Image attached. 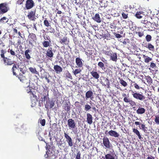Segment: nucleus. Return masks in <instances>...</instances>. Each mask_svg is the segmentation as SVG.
Here are the masks:
<instances>
[{
	"mask_svg": "<svg viewBox=\"0 0 159 159\" xmlns=\"http://www.w3.org/2000/svg\"><path fill=\"white\" fill-rule=\"evenodd\" d=\"M7 52L5 50H1L0 56L2 58V61L5 66H11L14 63V61L10 58L5 57V54Z\"/></svg>",
	"mask_w": 159,
	"mask_h": 159,
	"instance_id": "1",
	"label": "nucleus"
},
{
	"mask_svg": "<svg viewBox=\"0 0 159 159\" xmlns=\"http://www.w3.org/2000/svg\"><path fill=\"white\" fill-rule=\"evenodd\" d=\"M129 91L133 98L136 100L143 101L145 99V97L142 93H140L132 89H130Z\"/></svg>",
	"mask_w": 159,
	"mask_h": 159,
	"instance_id": "2",
	"label": "nucleus"
},
{
	"mask_svg": "<svg viewBox=\"0 0 159 159\" xmlns=\"http://www.w3.org/2000/svg\"><path fill=\"white\" fill-rule=\"evenodd\" d=\"M67 125L69 129H71L74 133L77 132L76 123L75 120L72 119H69L67 121Z\"/></svg>",
	"mask_w": 159,
	"mask_h": 159,
	"instance_id": "3",
	"label": "nucleus"
},
{
	"mask_svg": "<svg viewBox=\"0 0 159 159\" xmlns=\"http://www.w3.org/2000/svg\"><path fill=\"white\" fill-rule=\"evenodd\" d=\"M9 9V8L8 7V4L7 3H2L0 4V15L6 13Z\"/></svg>",
	"mask_w": 159,
	"mask_h": 159,
	"instance_id": "4",
	"label": "nucleus"
},
{
	"mask_svg": "<svg viewBox=\"0 0 159 159\" xmlns=\"http://www.w3.org/2000/svg\"><path fill=\"white\" fill-rule=\"evenodd\" d=\"M35 6V3L33 0H27L25 4V7L27 10L32 8Z\"/></svg>",
	"mask_w": 159,
	"mask_h": 159,
	"instance_id": "5",
	"label": "nucleus"
},
{
	"mask_svg": "<svg viewBox=\"0 0 159 159\" xmlns=\"http://www.w3.org/2000/svg\"><path fill=\"white\" fill-rule=\"evenodd\" d=\"M103 143L105 148L109 149L111 146L109 139L107 137H104L102 139Z\"/></svg>",
	"mask_w": 159,
	"mask_h": 159,
	"instance_id": "6",
	"label": "nucleus"
},
{
	"mask_svg": "<svg viewBox=\"0 0 159 159\" xmlns=\"http://www.w3.org/2000/svg\"><path fill=\"white\" fill-rule=\"evenodd\" d=\"M36 10H31L28 12L27 17L30 20L34 21L36 19L35 17Z\"/></svg>",
	"mask_w": 159,
	"mask_h": 159,
	"instance_id": "7",
	"label": "nucleus"
},
{
	"mask_svg": "<svg viewBox=\"0 0 159 159\" xmlns=\"http://www.w3.org/2000/svg\"><path fill=\"white\" fill-rule=\"evenodd\" d=\"M37 39L35 34L33 33L30 34L28 36V40L29 43L30 44H32V43L35 42Z\"/></svg>",
	"mask_w": 159,
	"mask_h": 159,
	"instance_id": "8",
	"label": "nucleus"
},
{
	"mask_svg": "<svg viewBox=\"0 0 159 159\" xmlns=\"http://www.w3.org/2000/svg\"><path fill=\"white\" fill-rule=\"evenodd\" d=\"M123 101L125 103H129L130 106L133 107V109H134L135 108V106L136 105V102L128 98L125 97L124 98Z\"/></svg>",
	"mask_w": 159,
	"mask_h": 159,
	"instance_id": "9",
	"label": "nucleus"
},
{
	"mask_svg": "<svg viewBox=\"0 0 159 159\" xmlns=\"http://www.w3.org/2000/svg\"><path fill=\"white\" fill-rule=\"evenodd\" d=\"M54 105L55 103L53 101H50L49 99L46 102L45 104V106L47 109H48L49 108H52Z\"/></svg>",
	"mask_w": 159,
	"mask_h": 159,
	"instance_id": "10",
	"label": "nucleus"
},
{
	"mask_svg": "<svg viewBox=\"0 0 159 159\" xmlns=\"http://www.w3.org/2000/svg\"><path fill=\"white\" fill-rule=\"evenodd\" d=\"M64 136L66 139V141L67 142L68 145L70 147L73 146V142L71 138L66 133H64Z\"/></svg>",
	"mask_w": 159,
	"mask_h": 159,
	"instance_id": "11",
	"label": "nucleus"
},
{
	"mask_svg": "<svg viewBox=\"0 0 159 159\" xmlns=\"http://www.w3.org/2000/svg\"><path fill=\"white\" fill-rule=\"evenodd\" d=\"M82 61V59L80 57L76 58L75 59V63L76 67L78 68L82 67L83 65V63Z\"/></svg>",
	"mask_w": 159,
	"mask_h": 159,
	"instance_id": "12",
	"label": "nucleus"
},
{
	"mask_svg": "<svg viewBox=\"0 0 159 159\" xmlns=\"http://www.w3.org/2000/svg\"><path fill=\"white\" fill-rule=\"evenodd\" d=\"M93 92L91 90L87 91L85 93V98L86 100L90 98L91 100H93L94 98Z\"/></svg>",
	"mask_w": 159,
	"mask_h": 159,
	"instance_id": "13",
	"label": "nucleus"
},
{
	"mask_svg": "<svg viewBox=\"0 0 159 159\" xmlns=\"http://www.w3.org/2000/svg\"><path fill=\"white\" fill-rule=\"evenodd\" d=\"M18 79L22 83L27 84L28 83V80L26 78L24 73L21 74H20L18 77Z\"/></svg>",
	"mask_w": 159,
	"mask_h": 159,
	"instance_id": "14",
	"label": "nucleus"
},
{
	"mask_svg": "<svg viewBox=\"0 0 159 159\" xmlns=\"http://www.w3.org/2000/svg\"><path fill=\"white\" fill-rule=\"evenodd\" d=\"M46 56L49 58H52L54 53L53 52L52 49L51 47L49 48L47 51L46 53Z\"/></svg>",
	"mask_w": 159,
	"mask_h": 159,
	"instance_id": "15",
	"label": "nucleus"
},
{
	"mask_svg": "<svg viewBox=\"0 0 159 159\" xmlns=\"http://www.w3.org/2000/svg\"><path fill=\"white\" fill-rule=\"evenodd\" d=\"M143 58V61L145 63L148 64L151 62L152 60V57H149L147 55H142Z\"/></svg>",
	"mask_w": 159,
	"mask_h": 159,
	"instance_id": "16",
	"label": "nucleus"
},
{
	"mask_svg": "<svg viewBox=\"0 0 159 159\" xmlns=\"http://www.w3.org/2000/svg\"><path fill=\"white\" fill-rule=\"evenodd\" d=\"M31 51L29 49L26 50L25 52V60H27L28 61L30 60L31 58L30 56V52Z\"/></svg>",
	"mask_w": 159,
	"mask_h": 159,
	"instance_id": "17",
	"label": "nucleus"
},
{
	"mask_svg": "<svg viewBox=\"0 0 159 159\" xmlns=\"http://www.w3.org/2000/svg\"><path fill=\"white\" fill-rule=\"evenodd\" d=\"M110 57V60L114 62H116L117 60V55L116 52H112Z\"/></svg>",
	"mask_w": 159,
	"mask_h": 159,
	"instance_id": "18",
	"label": "nucleus"
},
{
	"mask_svg": "<svg viewBox=\"0 0 159 159\" xmlns=\"http://www.w3.org/2000/svg\"><path fill=\"white\" fill-rule=\"evenodd\" d=\"M92 18L95 21L98 23H100L102 21L98 13H96L94 16L92 17Z\"/></svg>",
	"mask_w": 159,
	"mask_h": 159,
	"instance_id": "19",
	"label": "nucleus"
},
{
	"mask_svg": "<svg viewBox=\"0 0 159 159\" xmlns=\"http://www.w3.org/2000/svg\"><path fill=\"white\" fill-rule=\"evenodd\" d=\"M87 122L89 125H91L93 123V119L92 115L89 113L87 114Z\"/></svg>",
	"mask_w": 159,
	"mask_h": 159,
	"instance_id": "20",
	"label": "nucleus"
},
{
	"mask_svg": "<svg viewBox=\"0 0 159 159\" xmlns=\"http://www.w3.org/2000/svg\"><path fill=\"white\" fill-rule=\"evenodd\" d=\"M146 111V109L142 107H139L136 110V113L139 115H141L144 114Z\"/></svg>",
	"mask_w": 159,
	"mask_h": 159,
	"instance_id": "21",
	"label": "nucleus"
},
{
	"mask_svg": "<svg viewBox=\"0 0 159 159\" xmlns=\"http://www.w3.org/2000/svg\"><path fill=\"white\" fill-rule=\"evenodd\" d=\"M19 66L17 65L14 64L13 65L12 70L14 75H16L17 74L16 72L19 71Z\"/></svg>",
	"mask_w": 159,
	"mask_h": 159,
	"instance_id": "22",
	"label": "nucleus"
},
{
	"mask_svg": "<svg viewBox=\"0 0 159 159\" xmlns=\"http://www.w3.org/2000/svg\"><path fill=\"white\" fill-rule=\"evenodd\" d=\"M90 74L92 77L95 79H98L99 78V75L96 71L92 70L90 71Z\"/></svg>",
	"mask_w": 159,
	"mask_h": 159,
	"instance_id": "23",
	"label": "nucleus"
},
{
	"mask_svg": "<svg viewBox=\"0 0 159 159\" xmlns=\"http://www.w3.org/2000/svg\"><path fill=\"white\" fill-rule=\"evenodd\" d=\"M63 108L67 112L70 111V103L69 101L67 102L63 105Z\"/></svg>",
	"mask_w": 159,
	"mask_h": 159,
	"instance_id": "24",
	"label": "nucleus"
},
{
	"mask_svg": "<svg viewBox=\"0 0 159 159\" xmlns=\"http://www.w3.org/2000/svg\"><path fill=\"white\" fill-rule=\"evenodd\" d=\"M144 27L147 28L149 30H152L153 27V23L149 21H147L146 23H144Z\"/></svg>",
	"mask_w": 159,
	"mask_h": 159,
	"instance_id": "25",
	"label": "nucleus"
},
{
	"mask_svg": "<svg viewBox=\"0 0 159 159\" xmlns=\"http://www.w3.org/2000/svg\"><path fill=\"white\" fill-rule=\"evenodd\" d=\"M109 134L111 136L115 137H118L119 135L116 131L113 130H111L108 132Z\"/></svg>",
	"mask_w": 159,
	"mask_h": 159,
	"instance_id": "26",
	"label": "nucleus"
},
{
	"mask_svg": "<svg viewBox=\"0 0 159 159\" xmlns=\"http://www.w3.org/2000/svg\"><path fill=\"white\" fill-rule=\"evenodd\" d=\"M54 69L56 73L57 74L60 73L62 71V68L60 66L58 65H54Z\"/></svg>",
	"mask_w": 159,
	"mask_h": 159,
	"instance_id": "27",
	"label": "nucleus"
},
{
	"mask_svg": "<svg viewBox=\"0 0 159 159\" xmlns=\"http://www.w3.org/2000/svg\"><path fill=\"white\" fill-rule=\"evenodd\" d=\"M69 42V40H68L66 36L64 37L62 39L60 38L59 39V43L63 45L66 44V42Z\"/></svg>",
	"mask_w": 159,
	"mask_h": 159,
	"instance_id": "28",
	"label": "nucleus"
},
{
	"mask_svg": "<svg viewBox=\"0 0 159 159\" xmlns=\"http://www.w3.org/2000/svg\"><path fill=\"white\" fill-rule=\"evenodd\" d=\"M102 38L106 39L107 40H110L111 39L110 34L107 32L106 34L102 33V34L100 35Z\"/></svg>",
	"mask_w": 159,
	"mask_h": 159,
	"instance_id": "29",
	"label": "nucleus"
},
{
	"mask_svg": "<svg viewBox=\"0 0 159 159\" xmlns=\"http://www.w3.org/2000/svg\"><path fill=\"white\" fill-rule=\"evenodd\" d=\"M103 53L105 55L110 56L112 51L111 50L110 48H107L106 49V50H103Z\"/></svg>",
	"mask_w": 159,
	"mask_h": 159,
	"instance_id": "30",
	"label": "nucleus"
},
{
	"mask_svg": "<svg viewBox=\"0 0 159 159\" xmlns=\"http://www.w3.org/2000/svg\"><path fill=\"white\" fill-rule=\"evenodd\" d=\"M135 125H140L141 126V129L144 131L145 132L146 131L147 127L145 126V125L143 124H141L140 122L138 121H135L134 122Z\"/></svg>",
	"mask_w": 159,
	"mask_h": 159,
	"instance_id": "31",
	"label": "nucleus"
},
{
	"mask_svg": "<svg viewBox=\"0 0 159 159\" xmlns=\"http://www.w3.org/2000/svg\"><path fill=\"white\" fill-rule=\"evenodd\" d=\"M144 78L147 80V83L148 85H150L152 83V80L149 76H145Z\"/></svg>",
	"mask_w": 159,
	"mask_h": 159,
	"instance_id": "32",
	"label": "nucleus"
},
{
	"mask_svg": "<svg viewBox=\"0 0 159 159\" xmlns=\"http://www.w3.org/2000/svg\"><path fill=\"white\" fill-rule=\"evenodd\" d=\"M143 11H137L135 15V16L138 19H141L143 17Z\"/></svg>",
	"mask_w": 159,
	"mask_h": 159,
	"instance_id": "33",
	"label": "nucleus"
},
{
	"mask_svg": "<svg viewBox=\"0 0 159 159\" xmlns=\"http://www.w3.org/2000/svg\"><path fill=\"white\" fill-rule=\"evenodd\" d=\"M132 130L133 133L135 134L138 137V138L139 139H141V138H142L139 131L137 129L133 128Z\"/></svg>",
	"mask_w": 159,
	"mask_h": 159,
	"instance_id": "34",
	"label": "nucleus"
},
{
	"mask_svg": "<svg viewBox=\"0 0 159 159\" xmlns=\"http://www.w3.org/2000/svg\"><path fill=\"white\" fill-rule=\"evenodd\" d=\"M29 70L32 73L39 75V73L37 71L35 67H30L29 68Z\"/></svg>",
	"mask_w": 159,
	"mask_h": 159,
	"instance_id": "35",
	"label": "nucleus"
},
{
	"mask_svg": "<svg viewBox=\"0 0 159 159\" xmlns=\"http://www.w3.org/2000/svg\"><path fill=\"white\" fill-rule=\"evenodd\" d=\"M43 98H41L42 99V102H45V101H46V102H47V101H48V100L49 99V98L48 97V91L47 94H44V93H43Z\"/></svg>",
	"mask_w": 159,
	"mask_h": 159,
	"instance_id": "36",
	"label": "nucleus"
},
{
	"mask_svg": "<svg viewBox=\"0 0 159 159\" xmlns=\"http://www.w3.org/2000/svg\"><path fill=\"white\" fill-rule=\"evenodd\" d=\"M51 41H44L42 42V44L44 47L47 48L50 46Z\"/></svg>",
	"mask_w": 159,
	"mask_h": 159,
	"instance_id": "37",
	"label": "nucleus"
},
{
	"mask_svg": "<svg viewBox=\"0 0 159 159\" xmlns=\"http://www.w3.org/2000/svg\"><path fill=\"white\" fill-rule=\"evenodd\" d=\"M105 159H115L114 155L113 154H107L105 155Z\"/></svg>",
	"mask_w": 159,
	"mask_h": 159,
	"instance_id": "38",
	"label": "nucleus"
},
{
	"mask_svg": "<svg viewBox=\"0 0 159 159\" xmlns=\"http://www.w3.org/2000/svg\"><path fill=\"white\" fill-rule=\"evenodd\" d=\"M82 70L80 69V68H79L75 69L72 72L74 75L76 76L77 74L80 73L82 71Z\"/></svg>",
	"mask_w": 159,
	"mask_h": 159,
	"instance_id": "39",
	"label": "nucleus"
},
{
	"mask_svg": "<svg viewBox=\"0 0 159 159\" xmlns=\"http://www.w3.org/2000/svg\"><path fill=\"white\" fill-rule=\"evenodd\" d=\"M119 82L123 86L125 87H126L127 85V84L126 82L124 80H123L122 79H120V78H119Z\"/></svg>",
	"mask_w": 159,
	"mask_h": 159,
	"instance_id": "40",
	"label": "nucleus"
},
{
	"mask_svg": "<svg viewBox=\"0 0 159 159\" xmlns=\"http://www.w3.org/2000/svg\"><path fill=\"white\" fill-rule=\"evenodd\" d=\"M30 97L31 98V99H32V98H34V101H35L34 102L35 103L36 102V99L37 98V96L35 95V94L34 93L32 92V91L30 93Z\"/></svg>",
	"mask_w": 159,
	"mask_h": 159,
	"instance_id": "41",
	"label": "nucleus"
},
{
	"mask_svg": "<svg viewBox=\"0 0 159 159\" xmlns=\"http://www.w3.org/2000/svg\"><path fill=\"white\" fill-rule=\"evenodd\" d=\"M44 25L47 27H51L50 23L48 22V20H47V18H45L43 22Z\"/></svg>",
	"mask_w": 159,
	"mask_h": 159,
	"instance_id": "42",
	"label": "nucleus"
},
{
	"mask_svg": "<svg viewBox=\"0 0 159 159\" xmlns=\"http://www.w3.org/2000/svg\"><path fill=\"white\" fill-rule=\"evenodd\" d=\"M8 19L5 17H3L0 19V23H5L8 21Z\"/></svg>",
	"mask_w": 159,
	"mask_h": 159,
	"instance_id": "43",
	"label": "nucleus"
},
{
	"mask_svg": "<svg viewBox=\"0 0 159 159\" xmlns=\"http://www.w3.org/2000/svg\"><path fill=\"white\" fill-rule=\"evenodd\" d=\"M147 48H148L150 50L153 51L154 49V47L151 43H148Z\"/></svg>",
	"mask_w": 159,
	"mask_h": 159,
	"instance_id": "44",
	"label": "nucleus"
},
{
	"mask_svg": "<svg viewBox=\"0 0 159 159\" xmlns=\"http://www.w3.org/2000/svg\"><path fill=\"white\" fill-rule=\"evenodd\" d=\"M131 82L132 83H134V88L138 90H139L140 89H142V88L140 87L139 85L136 83L135 82H133L131 80Z\"/></svg>",
	"mask_w": 159,
	"mask_h": 159,
	"instance_id": "45",
	"label": "nucleus"
},
{
	"mask_svg": "<svg viewBox=\"0 0 159 159\" xmlns=\"http://www.w3.org/2000/svg\"><path fill=\"white\" fill-rule=\"evenodd\" d=\"M7 52L10 53V54L12 56H16V57L17 56V54H16L15 52L12 49H9L8 50Z\"/></svg>",
	"mask_w": 159,
	"mask_h": 159,
	"instance_id": "46",
	"label": "nucleus"
},
{
	"mask_svg": "<svg viewBox=\"0 0 159 159\" xmlns=\"http://www.w3.org/2000/svg\"><path fill=\"white\" fill-rule=\"evenodd\" d=\"M75 106L78 109H80L81 108V106L79 102L76 101L75 103Z\"/></svg>",
	"mask_w": 159,
	"mask_h": 159,
	"instance_id": "47",
	"label": "nucleus"
},
{
	"mask_svg": "<svg viewBox=\"0 0 159 159\" xmlns=\"http://www.w3.org/2000/svg\"><path fill=\"white\" fill-rule=\"evenodd\" d=\"M128 13L126 11V12H122V18L124 19H126L128 17Z\"/></svg>",
	"mask_w": 159,
	"mask_h": 159,
	"instance_id": "48",
	"label": "nucleus"
},
{
	"mask_svg": "<svg viewBox=\"0 0 159 159\" xmlns=\"http://www.w3.org/2000/svg\"><path fill=\"white\" fill-rule=\"evenodd\" d=\"M152 39V36L150 35H147L145 37V39L147 42H149L151 41Z\"/></svg>",
	"mask_w": 159,
	"mask_h": 159,
	"instance_id": "49",
	"label": "nucleus"
},
{
	"mask_svg": "<svg viewBox=\"0 0 159 159\" xmlns=\"http://www.w3.org/2000/svg\"><path fill=\"white\" fill-rule=\"evenodd\" d=\"M66 77L67 78H69L70 80H72L73 78L71 74L68 71L66 74Z\"/></svg>",
	"mask_w": 159,
	"mask_h": 159,
	"instance_id": "50",
	"label": "nucleus"
},
{
	"mask_svg": "<svg viewBox=\"0 0 159 159\" xmlns=\"http://www.w3.org/2000/svg\"><path fill=\"white\" fill-rule=\"evenodd\" d=\"M98 67L102 69L105 68L104 64L101 61H100L98 63Z\"/></svg>",
	"mask_w": 159,
	"mask_h": 159,
	"instance_id": "51",
	"label": "nucleus"
},
{
	"mask_svg": "<svg viewBox=\"0 0 159 159\" xmlns=\"http://www.w3.org/2000/svg\"><path fill=\"white\" fill-rule=\"evenodd\" d=\"M155 122L157 125H159V115L155 116Z\"/></svg>",
	"mask_w": 159,
	"mask_h": 159,
	"instance_id": "52",
	"label": "nucleus"
},
{
	"mask_svg": "<svg viewBox=\"0 0 159 159\" xmlns=\"http://www.w3.org/2000/svg\"><path fill=\"white\" fill-rule=\"evenodd\" d=\"M32 88L31 87L28 86L26 88V91L28 93H30L32 91H31Z\"/></svg>",
	"mask_w": 159,
	"mask_h": 159,
	"instance_id": "53",
	"label": "nucleus"
},
{
	"mask_svg": "<svg viewBox=\"0 0 159 159\" xmlns=\"http://www.w3.org/2000/svg\"><path fill=\"white\" fill-rule=\"evenodd\" d=\"M150 66L151 68L152 69H155L157 67V66L156 64L153 62H150Z\"/></svg>",
	"mask_w": 159,
	"mask_h": 159,
	"instance_id": "54",
	"label": "nucleus"
},
{
	"mask_svg": "<svg viewBox=\"0 0 159 159\" xmlns=\"http://www.w3.org/2000/svg\"><path fill=\"white\" fill-rule=\"evenodd\" d=\"M91 108V106L88 104H87L85 106V110L86 111H88Z\"/></svg>",
	"mask_w": 159,
	"mask_h": 159,
	"instance_id": "55",
	"label": "nucleus"
},
{
	"mask_svg": "<svg viewBox=\"0 0 159 159\" xmlns=\"http://www.w3.org/2000/svg\"><path fill=\"white\" fill-rule=\"evenodd\" d=\"M39 122L42 126H44L45 125L46 122L45 119L41 120H39Z\"/></svg>",
	"mask_w": 159,
	"mask_h": 159,
	"instance_id": "56",
	"label": "nucleus"
},
{
	"mask_svg": "<svg viewBox=\"0 0 159 159\" xmlns=\"http://www.w3.org/2000/svg\"><path fill=\"white\" fill-rule=\"evenodd\" d=\"M136 34H137L140 37H141L144 35L143 32H136Z\"/></svg>",
	"mask_w": 159,
	"mask_h": 159,
	"instance_id": "57",
	"label": "nucleus"
},
{
	"mask_svg": "<svg viewBox=\"0 0 159 159\" xmlns=\"http://www.w3.org/2000/svg\"><path fill=\"white\" fill-rule=\"evenodd\" d=\"M81 158V153L80 151L78 152L76 156V159Z\"/></svg>",
	"mask_w": 159,
	"mask_h": 159,
	"instance_id": "58",
	"label": "nucleus"
},
{
	"mask_svg": "<svg viewBox=\"0 0 159 159\" xmlns=\"http://www.w3.org/2000/svg\"><path fill=\"white\" fill-rule=\"evenodd\" d=\"M24 1V0H18L16 2V4L19 5H21L23 4V2Z\"/></svg>",
	"mask_w": 159,
	"mask_h": 159,
	"instance_id": "59",
	"label": "nucleus"
},
{
	"mask_svg": "<svg viewBox=\"0 0 159 159\" xmlns=\"http://www.w3.org/2000/svg\"><path fill=\"white\" fill-rule=\"evenodd\" d=\"M46 146H45V148L47 150H48L47 152H46V153L47 154V153L48 152L49 149L50 148V146L49 145H48V143H46Z\"/></svg>",
	"mask_w": 159,
	"mask_h": 159,
	"instance_id": "60",
	"label": "nucleus"
},
{
	"mask_svg": "<svg viewBox=\"0 0 159 159\" xmlns=\"http://www.w3.org/2000/svg\"><path fill=\"white\" fill-rule=\"evenodd\" d=\"M49 30H50V32L51 33H54L55 32V29L51 27H49Z\"/></svg>",
	"mask_w": 159,
	"mask_h": 159,
	"instance_id": "61",
	"label": "nucleus"
},
{
	"mask_svg": "<svg viewBox=\"0 0 159 159\" xmlns=\"http://www.w3.org/2000/svg\"><path fill=\"white\" fill-rule=\"evenodd\" d=\"M148 43H147L146 42H143L142 44V45L143 46L147 48L148 47Z\"/></svg>",
	"mask_w": 159,
	"mask_h": 159,
	"instance_id": "62",
	"label": "nucleus"
},
{
	"mask_svg": "<svg viewBox=\"0 0 159 159\" xmlns=\"http://www.w3.org/2000/svg\"><path fill=\"white\" fill-rule=\"evenodd\" d=\"M44 39L45 40H48V41H51V39L49 36L47 35L46 36L44 37Z\"/></svg>",
	"mask_w": 159,
	"mask_h": 159,
	"instance_id": "63",
	"label": "nucleus"
},
{
	"mask_svg": "<svg viewBox=\"0 0 159 159\" xmlns=\"http://www.w3.org/2000/svg\"><path fill=\"white\" fill-rule=\"evenodd\" d=\"M147 159H155V157L152 155L148 156Z\"/></svg>",
	"mask_w": 159,
	"mask_h": 159,
	"instance_id": "64",
	"label": "nucleus"
}]
</instances>
